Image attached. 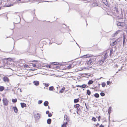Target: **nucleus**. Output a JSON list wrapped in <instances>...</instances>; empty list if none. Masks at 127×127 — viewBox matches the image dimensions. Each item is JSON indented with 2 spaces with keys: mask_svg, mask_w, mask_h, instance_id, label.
Segmentation results:
<instances>
[{
  "mask_svg": "<svg viewBox=\"0 0 127 127\" xmlns=\"http://www.w3.org/2000/svg\"><path fill=\"white\" fill-rule=\"evenodd\" d=\"M99 127H104L103 125L101 124L100 126Z\"/></svg>",
  "mask_w": 127,
  "mask_h": 127,
  "instance_id": "09e8293b",
  "label": "nucleus"
},
{
  "mask_svg": "<svg viewBox=\"0 0 127 127\" xmlns=\"http://www.w3.org/2000/svg\"><path fill=\"white\" fill-rule=\"evenodd\" d=\"M18 1H21V0H17Z\"/></svg>",
  "mask_w": 127,
  "mask_h": 127,
  "instance_id": "864d4df0",
  "label": "nucleus"
},
{
  "mask_svg": "<svg viewBox=\"0 0 127 127\" xmlns=\"http://www.w3.org/2000/svg\"><path fill=\"white\" fill-rule=\"evenodd\" d=\"M92 120L94 122H96L97 121V120L96 118L94 117H93L92 118Z\"/></svg>",
  "mask_w": 127,
  "mask_h": 127,
  "instance_id": "7c9ffc66",
  "label": "nucleus"
},
{
  "mask_svg": "<svg viewBox=\"0 0 127 127\" xmlns=\"http://www.w3.org/2000/svg\"><path fill=\"white\" fill-rule=\"evenodd\" d=\"M2 102L4 105L6 106L8 105L9 101L6 98H3L2 99Z\"/></svg>",
  "mask_w": 127,
  "mask_h": 127,
  "instance_id": "423d86ee",
  "label": "nucleus"
},
{
  "mask_svg": "<svg viewBox=\"0 0 127 127\" xmlns=\"http://www.w3.org/2000/svg\"><path fill=\"white\" fill-rule=\"evenodd\" d=\"M98 121H100V119L101 118V117L99 116L98 117Z\"/></svg>",
  "mask_w": 127,
  "mask_h": 127,
  "instance_id": "37998d69",
  "label": "nucleus"
},
{
  "mask_svg": "<svg viewBox=\"0 0 127 127\" xmlns=\"http://www.w3.org/2000/svg\"><path fill=\"white\" fill-rule=\"evenodd\" d=\"M47 122L48 124H50L51 123V119H48L47 120Z\"/></svg>",
  "mask_w": 127,
  "mask_h": 127,
  "instance_id": "aec40b11",
  "label": "nucleus"
},
{
  "mask_svg": "<svg viewBox=\"0 0 127 127\" xmlns=\"http://www.w3.org/2000/svg\"><path fill=\"white\" fill-rule=\"evenodd\" d=\"M79 101V98L75 99L74 100V101L75 103H77Z\"/></svg>",
  "mask_w": 127,
  "mask_h": 127,
  "instance_id": "393cba45",
  "label": "nucleus"
},
{
  "mask_svg": "<svg viewBox=\"0 0 127 127\" xmlns=\"http://www.w3.org/2000/svg\"><path fill=\"white\" fill-rule=\"evenodd\" d=\"M52 114L51 113H49L48 114V116L49 117H51L52 116Z\"/></svg>",
  "mask_w": 127,
  "mask_h": 127,
  "instance_id": "79ce46f5",
  "label": "nucleus"
},
{
  "mask_svg": "<svg viewBox=\"0 0 127 127\" xmlns=\"http://www.w3.org/2000/svg\"><path fill=\"white\" fill-rule=\"evenodd\" d=\"M121 22H117V25L118 26H120Z\"/></svg>",
  "mask_w": 127,
  "mask_h": 127,
  "instance_id": "e433bc0d",
  "label": "nucleus"
},
{
  "mask_svg": "<svg viewBox=\"0 0 127 127\" xmlns=\"http://www.w3.org/2000/svg\"><path fill=\"white\" fill-rule=\"evenodd\" d=\"M118 42L117 39L115 41L113 42L110 45L112 46H113L116 44Z\"/></svg>",
  "mask_w": 127,
  "mask_h": 127,
  "instance_id": "9b49d317",
  "label": "nucleus"
},
{
  "mask_svg": "<svg viewBox=\"0 0 127 127\" xmlns=\"http://www.w3.org/2000/svg\"><path fill=\"white\" fill-rule=\"evenodd\" d=\"M13 109L14 110L15 113H17L18 112V109L16 106L13 107Z\"/></svg>",
  "mask_w": 127,
  "mask_h": 127,
  "instance_id": "4468645a",
  "label": "nucleus"
},
{
  "mask_svg": "<svg viewBox=\"0 0 127 127\" xmlns=\"http://www.w3.org/2000/svg\"><path fill=\"white\" fill-rule=\"evenodd\" d=\"M100 58H101V59L98 61V62H97V64L99 65H101L105 61L104 59H103V57L102 56H101Z\"/></svg>",
  "mask_w": 127,
  "mask_h": 127,
  "instance_id": "39448f33",
  "label": "nucleus"
},
{
  "mask_svg": "<svg viewBox=\"0 0 127 127\" xmlns=\"http://www.w3.org/2000/svg\"><path fill=\"white\" fill-rule=\"evenodd\" d=\"M24 62L23 61H20L17 64V66L18 68H21L24 65Z\"/></svg>",
  "mask_w": 127,
  "mask_h": 127,
  "instance_id": "7ed1b4c3",
  "label": "nucleus"
},
{
  "mask_svg": "<svg viewBox=\"0 0 127 127\" xmlns=\"http://www.w3.org/2000/svg\"><path fill=\"white\" fill-rule=\"evenodd\" d=\"M4 89V88L3 86H0V91L2 92Z\"/></svg>",
  "mask_w": 127,
  "mask_h": 127,
  "instance_id": "dca6fc26",
  "label": "nucleus"
},
{
  "mask_svg": "<svg viewBox=\"0 0 127 127\" xmlns=\"http://www.w3.org/2000/svg\"><path fill=\"white\" fill-rule=\"evenodd\" d=\"M100 95L101 96H103L105 95V94L104 93L101 92L100 93Z\"/></svg>",
  "mask_w": 127,
  "mask_h": 127,
  "instance_id": "58836bf2",
  "label": "nucleus"
},
{
  "mask_svg": "<svg viewBox=\"0 0 127 127\" xmlns=\"http://www.w3.org/2000/svg\"><path fill=\"white\" fill-rule=\"evenodd\" d=\"M94 96L96 98H98L99 97V95L98 93H95L94 95Z\"/></svg>",
  "mask_w": 127,
  "mask_h": 127,
  "instance_id": "b1692460",
  "label": "nucleus"
},
{
  "mask_svg": "<svg viewBox=\"0 0 127 127\" xmlns=\"http://www.w3.org/2000/svg\"><path fill=\"white\" fill-rule=\"evenodd\" d=\"M84 56H86V58H88L90 57H91L92 56V55H85Z\"/></svg>",
  "mask_w": 127,
  "mask_h": 127,
  "instance_id": "c85d7f7f",
  "label": "nucleus"
},
{
  "mask_svg": "<svg viewBox=\"0 0 127 127\" xmlns=\"http://www.w3.org/2000/svg\"><path fill=\"white\" fill-rule=\"evenodd\" d=\"M37 115H38V116H39V115H39L38 113H37Z\"/></svg>",
  "mask_w": 127,
  "mask_h": 127,
  "instance_id": "603ef678",
  "label": "nucleus"
},
{
  "mask_svg": "<svg viewBox=\"0 0 127 127\" xmlns=\"http://www.w3.org/2000/svg\"><path fill=\"white\" fill-rule=\"evenodd\" d=\"M111 83V82H110L109 81H107V85H109Z\"/></svg>",
  "mask_w": 127,
  "mask_h": 127,
  "instance_id": "a18cd8bd",
  "label": "nucleus"
},
{
  "mask_svg": "<svg viewBox=\"0 0 127 127\" xmlns=\"http://www.w3.org/2000/svg\"><path fill=\"white\" fill-rule=\"evenodd\" d=\"M3 80L5 82H9V80L8 77L5 76H4L3 78Z\"/></svg>",
  "mask_w": 127,
  "mask_h": 127,
  "instance_id": "0eeeda50",
  "label": "nucleus"
},
{
  "mask_svg": "<svg viewBox=\"0 0 127 127\" xmlns=\"http://www.w3.org/2000/svg\"><path fill=\"white\" fill-rule=\"evenodd\" d=\"M12 101L14 103H15L17 102V99L16 98L15 99H13V98L12 99Z\"/></svg>",
  "mask_w": 127,
  "mask_h": 127,
  "instance_id": "a878e982",
  "label": "nucleus"
},
{
  "mask_svg": "<svg viewBox=\"0 0 127 127\" xmlns=\"http://www.w3.org/2000/svg\"><path fill=\"white\" fill-rule=\"evenodd\" d=\"M87 93L88 95H90L91 94V92L89 90H88L87 91Z\"/></svg>",
  "mask_w": 127,
  "mask_h": 127,
  "instance_id": "c756f323",
  "label": "nucleus"
},
{
  "mask_svg": "<svg viewBox=\"0 0 127 127\" xmlns=\"http://www.w3.org/2000/svg\"><path fill=\"white\" fill-rule=\"evenodd\" d=\"M33 83L36 86L38 85L39 83V82L36 81H34Z\"/></svg>",
  "mask_w": 127,
  "mask_h": 127,
  "instance_id": "a211bd4d",
  "label": "nucleus"
},
{
  "mask_svg": "<svg viewBox=\"0 0 127 127\" xmlns=\"http://www.w3.org/2000/svg\"><path fill=\"white\" fill-rule=\"evenodd\" d=\"M42 102V100H39L38 102V103L39 104H40Z\"/></svg>",
  "mask_w": 127,
  "mask_h": 127,
  "instance_id": "a19ab883",
  "label": "nucleus"
},
{
  "mask_svg": "<svg viewBox=\"0 0 127 127\" xmlns=\"http://www.w3.org/2000/svg\"><path fill=\"white\" fill-rule=\"evenodd\" d=\"M54 88L53 86H51V87H50L49 88V89L50 90L52 91L53 90Z\"/></svg>",
  "mask_w": 127,
  "mask_h": 127,
  "instance_id": "c9c22d12",
  "label": "nucleus"
},
{
  "mask_svg": "<svg viewBox=\"0 0 127 127\" xmlns=\"http://www.w3.org/2000/svg\"><path fill=\"white\" fill-rule=\"evenodd\" d=\"M49 113V111H47L46 112V113L47 114H48Z\"/></svg>",
  "mask_w": 127,
  "mask_h": 127,
  "instance_id": "de8ad7c7",
  "label": "nucleus"
},
{
  "mask_svg": "<svg viewBox=\"0 0 127 127\" xmlns=\"http://www.w3.org/2000/svg\"><path fill=\"white\" fill-rule=\"evenodd\" d=\"M68 121H67V122H64L63 125H62V127H66V125Z\"/></svg>",
  "mask_w": 127,
  "mask_h": 127,
  "instance_id": "f8f14e48",
  "label": "nucleus"
},
{
  "mask_svg": "<svg viewBox=\"0 0 127 127\" xmlns=\"http://www.w3.org/2000/svg\"><path fill=\"white\" fill-rule=\"evenodd\" d=\"M29 66H30V68H32V67L35 68L36 67V64L32 63L29 64Z\"/></svg>",
  "mask_w": 127,
  "mask_h": 127,
  "instance_id": "1a4fd4ad",
  "label": "nucleus"
},
{
  "mask_svg": "<svg viewBox=\"0 0 127 127\" xmlns=\"http://www.w3.org/2000/svg\"><path fill=\"white\" fill-rule=\"evenodd\" d=\"M124 41H125V40L124 39V42H123L124 43Z\"/></svg>",
  "mask_w": 127,
  "mask_h": 127,
  "instance_id": "5fc2aeb1",
  "label": "nucleus"
},
{
  "mask_svg": "<svg viewBox=\"0 0 127 127\" xmlns=\"http://www.w3.org/2000/svg\"><path fill=\"white\" fill-rule=\"evenodd\" d=\"M71 65L70 64L67 67H64V66H62V68H63L62 70H66L67 69H69L71 68Z\"/></svg>",
  "mask_w": 127,
  "mask_h": 127,
  "instance_id": "6e6552de",
  "label": "nucleus"
},
{
  "mask_svg": "<svg viewBox=\"0 0 127 127\" xmlns=\"http://www.w3.org/2000/svg\"><path fill=\"white\" fill-rule=\"evenodd\" d=\"M113 49H112L110 50V56H111L113 52Z\"/></svg>",
  "mask_w": 127,
  "mask_h": 127,
  "instance_id": "72a5a7b5",
  "label": "nucleus"
},
{
  "mask_svg": "<svg viewBox=\"0 0 127 127\" xmlns=\"http://www.w3.org/2000/svg\"><path fill=\"white\" fill-rule=\"evenodd\" d=\"M35 70V69H30V70Z\"/></svg>",
  "mask_w": 127,
  "mask_h": 127,
  "instance_id": "3c124183",
  "label": "nucleus"
},
{
  "mask_svg": "<svg viewBox=\"0 0 127 127\" xmlns=\"http://www.w3.org/2000/svg\"><path fill=\"white\" fill-rule=\"evenodd\" d=\"M24 66L25 67L27 68H30V66H29V65H26L25 64L24 65Z\"/></svg>",
  "mask_w": 127,
  "mask_h": 127,
  "instance_id": "473e14b6",
  "label": "nucleus"
},
{
  "mask_svg": "<svg viewBox=\"0 0 127 127\" xmlns=\"http://www.w3.org/2000/svg\"><path fill=\"white\" fill-rule=\"evenodd\" d=\"M76 87H80V88H82V85H77L76 86Z\"/></svg>",
  "mask_w": 127,
  "mask_h": 127,
  "instance_id": "49530a36",
  "label": "nucleus"
},
{
  "mask_svg": "<svg viewBox=\"0 0 127 127\" xmlns=\"http://www.w3.org/2000/svg\"><path fill=\"white\" fill-rule=\"evenodd\" d=\"M108 56L107 53L106 52L105 54L103 57V59H104V60L107 58Z\"/></svg>",
  "mask_w": 127,
  "mask_h": 127,
  "instance_id": "ddd939ff",
  "label": "nucleus"
},
{
  "mask_svg": "<svg viewBox=\"0 0 127 127\" xmlns=\"http://www.w3.org/2000/svg\"><path fill=\"white\" fill-rule=\"evenodd\" d=\"M51 68L52 69H54L55 70H57L58 69H59V68H61L62 67H61L60 68L59 66H58L57 65L55 64H53V63L51 64Z\"/></svg>",
  "mask_w": 127,
  "mask_h": 127,
  "instance_id": "20e7f679",
  "label": "nucleus"
},
{
  "mask_svg": "<svg viewBox=\"0 0 127 127\" xmlns=\"http://www.w3.org/2000/svg\"><path fill=\"white\" fill-rule=\"evenodd\" d=\"M44 104L45 106H47L48 104V102L47 101H45L44 103Z\"/></svg>",
  "mask_w": 127,
  "mask_h": 127,
  "instance_id": "6ab92c4d",
  "label": "nucleus"
},
{
  "mask_svg": "<svg viewBox=\"0 0 127 127\" xmlns=\"http://www.w3.org/2000/svg\"><path fill=\"white\" fill-rule=\"evenodd\" d=\"M111 108L110 107L108 110V112L109 114L111 113Z\"/></svg>",
  "mask_w": 127,
  "mask_h": 127,
  "instance_id": "2f4dec72",
  "label": "nucleus"
},
{
  "mask_svg": "<svg viewBox=\"0 0 127 127\" xmlns=\"http://www.w3.org/2000/svg\"><path fill=\"white\" fill-rule=\"evenodd\" d=\"M115 10H116V11L117 12H118V8H117V6H115V8H114Z\"/></svg>",
  "mask_w": 127,
  "mask_h": 127,
  "instance_id": "ea45409f",
  "label": "nucleus"
},
{
  "mask_svg": "<svg viewBox=\"0 0 127 127\" xmlns=\"http://www.w3.org/2000/svg\"><path fill=\"white\" fill-rule=\"evenodd\" d=\"M20 104L22 108H23L24 107H26L27 106L26 104L24 103H21Z\"/></svg>",
  "mask_w": 127,
  "mask_h": 127,
  "instance_id": "9d476101",
  "label": "nucleus"
},
{
  "mask_svg": "<svg viewBox=\"0 0 127 127\" xmlns=\"http://www.w3.org/2000/svg\"><path fill=\"white\" fill-rule=\"evenodd\" d=\"M80 106V105L79 104H76V105H74L75 108H77V112L78 114H80L82 113V111L80 110V108H78Z\"/></svg>",
  "mask_w": 127,
  "mask_h": 127,
  "instance_id": "f03ea898",
  "label": "nucleus"
},
{
  "mask_svg": "<svg viewBox=\"0 0 127 127\" xmlns=\"http://www.w3.org/2000/svg\"><path fill=\"white\" fill-rule=\"evenodd\" d=\"M51 64L49 65L48 64H46L44 66L48 68H51Z\"/></svg>",
  "mask_w": 127,
  "mask_h": 127,
  "instance_id": "4be33fe9",
  "label": "nucleus"
},
{
  "mask_svg": "<svg viewBox=\"0 0 127 127\" xmlns=\"http://www.w3.org/2000/svg\"><path fill=\"white\" fill-rule=\"evenodd\" d=\"M121 32L120 30H118L117 31L114 33V35H117L118 33Z\"/></svg>",
  "mask_w": 127,
  "mask_h": 127,
  "instance_id": "5701e85b",
  "label": "nucleus"
},
{
  "mask_svg": "<svg viewBox=\"0 0 127 127\" xmlns=\"http://www.w3.org/2000/svg\"><path fill=\"white\" fill-rule=\"evenodd\" d=\"M2 2L0 1V9H1V7H2L4 6V5H3L2 4Z\"/></svg>",
  "mask_w": 127,
  "mask_h": 127,
  "instance_id": "bb28decb",
  "label": "nucleus"
},
{
  "mask_svg": "<svg viewBox=\"0 0 127 127\" xmlns=\"http://www.w3.org/2000/svg\"><path fill=\"white\" fill-rule=\"evenodd\" d=\"M36 62H38V61H36Z\"/></svg>",
  "mask_w": 127,
  "mask_h": 127,
  "instance_id": "6e6d98bb",
  "label": "nucleus"
},
{
  "mask_svg": "<svg viewBox=\"0 0 127 127\" xmlns=\"http://www.w3.org/2000/svg\"><path fill=\"white\" fill-rule=\"evenodd\" d=\"M65 88L64 87H63L59 91V93H63L64 91L65 90Z\"/></svg>",
  "mask_w": 127,
  "mask_h": 127,
  "instance_id": "2eb2a0df",
  "label": "nucleus"
},
{
  "mask_svg": "<svg viewBox=\"0 0 127 127\" xmlns=\"http://www.w3.org/2000/svg\"><path fill=\"white\" fill-rule=\"evenodd\" d=\"M93 82V81L92 80H90L88 82V85H91L92 84Z\"/></svg>",
  "mask_w": 127,
  "mask_h": 127,
  "instance_id": "412c9836",
  "label": "nucleus"
},
{
  "mask_svg": "<svg viewBox=\"0 0 127 127\" xmlns=\"http://www.w3.org/2000/svg\"><path fill=\"white\" fill-rule=\"evenodd\" d=\"M44 85L46 87H48L49 86V84H48L45 83Z\"/></svg>",
  "mask_w": 127,
  "mask_h": 127,
  "instance_id": "c03bdc74",
  "label": "nucleus"
},
{
  "mask_svg": "<svg viewBox=\"0 0 127 127\" xmlns=\"http://www.w3.org/2000/svg\"><path fill=\"white\" fill-rule=\"evenodd\" d=\"M101 85L103 87H104L106 85V84L105 82H102L101 84Z\"/></svg>",
  "mask_w": 127,
  "mask_h": 127,
  "instance_id": "cd10ccee",
  "label": "nucleus"
},
{
  "mask_svg": "<svg viewBox=\"0 0 127 127\" xmlns=\"http://www.w3.org/2000/svg\"><path fill=\"white\" fill-rule=\"evenodd\" d=\"M99 125V124L98 123H97L95 125V126H96V127H97Z\"/></svg>",
  "mask_w": 127,
  "mask_h": 127,
  "instance_id": "8fccbe9b",
  "label": "nucleus"
},
{
  "mask_svg": "<svg viewBox=\"0 0 127 127\" xmlns=\"http://www.w3.org/2000/svg\"><path fill=\"white\" fill-rule=\"evenodd\" d=\"M87 86V85H86L85 84H83L82 85V88H85Z\"/></svg>",
  "mask_w": 127,
  "mask_h": 127,
  "instance_id": "f704fd0d",
  "label": "nucleus"
},
{
  "mask_svg": "<svg viewBox=\"0 0 127 127\" xmlns=\"http://www.w3.org/2000/svg\"><path fill=\"white\" fill-rule=\"evenodd\" d=\"M87 64L90 65L93 64H97L96 58L95 57H92L90 58L88 61Z\"/></svg>",
  "mask_w": 127,
  "mask_h": 127,
  "instance_id": "f257e3e1",
  "label": "nucleus"
},
{
  "mask_svg": "<svg viewBox=\"0 0 127 127\" xmlns=\"http://www.w3.org/2000/svg\"><path fill=\"white\" fill-rule=\"evenodd\" d=\"M103 3L106 6H107L108 5V3L107 2L106 0H104L103 1Z\"/></svg>",
  "mask_w": 127,
  "mask_h": 127,
  "instance_id": "f3484780",
  "label": "nucleus"
},
{
  "mask_svg": "<svg viewBox=\"0 0 127 127\" xmlns=\"http://www.w3.org/2000/svg\"><path fill=\"white\" fill-rule=\"evenodd\" d=\"M125 25V23L124 22H121V25L120 26L121 27H123Z\"/></svg>",
  "mask_w": 127,
  "mask_h": 127,
  "instance_id": "4c0bfd02",
  "label": "nucleus"
}]
</instances>
